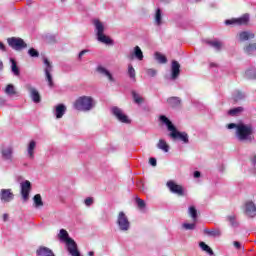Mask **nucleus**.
<instances>
[{
  "label": "nucleus",
  "mask_w": 256,
  "mask_h": 256,
  "mask_svg": "<svg viewBox=\"0 0 256 256\" xmlns=\"http://www.w3.org/2000/svg\"><path fill=\"white\" fill-rule=\"evenodd\" d=\"M251 163L255 167V165H256V155H254L253 158L251 159Z\"/></svg>",
  "instance_id": "nucleus-52"
},
{
  "label": "nucleus",
  "mask_w": 256,
  "mask_h": 256,
  "mask_svg": "<svg viewBox=\"0 0 256 256\" xmlns=\"http://www.w3.org/2000/svg\"><path fill=\"white\" fill-rule=\"evenodd\" d=\"M0 51H5V44L0 42Z\"/></svg>",
  "instance_id": "nucleus-53"
},
{
  "label": "nucleus",
  "mask_w": 256,
  "mask_h": 256,
  "mask_svg": "<svg viewBox=\"0 0 256 256\" xmlns=\"http://www.w3.org/2000/svg\"><path fill=\"white\" fill-rule=\"evenodd\" d=\"M210 67H217V64H215V63H210Z\"/></svg>",
  "instance_id": "nucleus-57"
},
{
  "label": "nucleus",
  "mask_w": 256,
  "mask_h": 256,
  "mask_svg": "<svg viewBox=\"0 0 256 256\" xmlns=\"http://www.w3.org/2000/svg\"><path fill=\"white\" fill-rule=\"evenodd\" d=\"M84 203L86 207H91V205H93V198L91 197L86 198Z\"/></svg>",
  "instance_id": "nucleus-46"
},
{
  "label": "nucleus",
  "mask_w": 256,
  "mask_h": 256,
  "mask_svg": "<svg viewBox=\"0 0 256 256\" xmlns=\"http://www.w3.org/2000/svg\"><path fill=\"white\" fill-rule=\"evenodd\" d=\"M244 213L247 217H256V205L255 202L248 200L244 204Z\"/></svg>",
  "instance_id": "nucleus-12"
},
{
  "label": "nucleus",
  "mask_w": 256,
  "mask_h": 256,
  "mask_svg": "<svg viewBox=\"0 0 256 256\" xmlns=\"http://www.w3.org/2000/svg\"><path fill=\"white\" fill-rule=\"evenodd\" d=\"M188 211L193 221H197V208H195V206H190Z\"/></svg>",
  "instance_id": "nucleus-35"
},
{
  "label": "nucleus",
  "mask_w": 256,
  "mask_h": 256,
  "mask_svg": "<svg viewBox=\"0 0 256 256\" xmlns=\"http://www.w3.org/2000/svg\"><path fill=\"white\" fill-rule=\"evenodd\" d=\"M89 50H82L79 54H78V59H81V57H83V55H85V53H88Z\"/></svg>",
  "instance_id": "nucleus-49"
},
{
  "label": "nucleus",
  "mask_w": 256,
  "mask_h": 256,
  "mask_svg": "<svg viewBox=\"0 0 256 256\" xmlns=\"http://www.w3.org/2000/svg\"><path fill=\"white\" fill-rule=\"evenodd\" d=\"M148 77H155L157 75V70L150 68L146 70Z\"/></svg>",
  "instance_id": "nucleus-43"
},
{
  "label": "nucleus",
  "mask_w": 256,
  "mask_h": 256,
  "mask_svg": "<svg viewBox=\"0 0 256 256\" xmlns=\"http://www.w3.org/2000/svg\"><path fill=\"white\" fill-rule=\"evenodd\" d=\"M184 229H186L187 231H193V229H195V223H184L183 224Z\"/></svg>",
  "instance_id": "nucleus-44"
},
{
  "label": "nucleus",
  "mask_w": 256,
  "mask_h": 256,
  "mask_svg": "<svg viewBox=\"0 0 256 256\" xmlns=\"http://www.w3.org/2000/svg\"><path fill=\"white\" fill-rule=\"evenodd\" d=\"M65 113H67V106H65V104L56 105L55 107L56 119H61L63 115H65Z\"/></svg>",
  "instance_id": "nucleus-17"
},
{
  "label": "nucleus",
  "mask_w": 256,
  "mask_h": 256,
  "mask_svg": "<svg viewBox=\"0 0 256 256\" xmlns=\"http://www.w3.org/2000/svg\"><path fill=\"white\" fill-rule=\"evenodd\" d=\"M2 158L5 161H13V148L8 147L2 150Z\"/></svg>",
  "instance_id": "nucleus-19"
},
{
  "label": "nucleus",
  "mask_w": 256,
  "mask_h": 256,
  "mask_svg": "<svg viewBox=\"0 0 256 256\" xmlns=\"http://www.w3.org/2000/svg\"><path fill=\"white\" fill-rule=\"evenodd\" d=\"M8 45L15 51H21V49H27V43L22 38H8Z\"/></svg>",
  "instance_id": "nucleus-7"
},
{
  "label": "nucleus",
  "mask_w": 256,
  "mask_h": 256,
  "mask_svg": "<svg viewBox=\"0 0 256 256\" xmlns=\"http://www.w3.org/2000/svg\"><path fill=\"white\" fill-rule=\"evenodd\" d=\"M204 233L209 235L210 237H221V230L220 229H204Z\"/></svg>",
  "instance_id": "nucleus-24"
},
{
  "label": "nucleus",
  "mask_w": 256,
  "mask_h": 256,
  "mask_svg": "<svg viewBox=\"0 0 256 256\" xmlns=\"http://www.w3.org/2000/svg\"><path fill=\"white\" fill-rule=\"evenodd\" d=\"M28 54L30 57H39V51L35 50V48H30Z\"/></svg>",
  "instance_id": "nucleus-42"
},
{
  "label": "nucleus",
  "mask_w": 256,
  "mask_h": 256,
  "mask_svg": "<svg viewBox=\"0 0 256 256\" xmlns=\"http://www.w3.org/2000/svg\"><path fill=\"white\" fill-rule=\"evenodd\" d=\"M112 113H113L114 117H116V119H118L120 121V123H126V124L131 123V120L129 119V117L127 115H125L123 113V110H121L120 108L113 107Z\"/></svg>",
  "instance_id": "nucleus-11"
},
{
  "label": "nucleus",
  "mask_w": 256,
  "mask_h": 256,
  "mask_svg": "<svg viewBox=\"0 0 256 256\" xmlns=\"http://www.w3.org/2000/svg\"><path fill=\"white\" fill-rule=\"evenodd\" d=\"M149 163H150V165H152V167H157V159L150 158Z\"/></svg>",
  "instance_id": "nucleus-47"
},
{
  "label": "nucleus",
  "mask_w": 256,
  "mask_h": 256,
  "mask_svg": "<svg viewBox=\"0 0 256 256\" xmlns=\"http://www.w3.org/2000/svg\"><path fill=\"white\" fill-rule=\"evenodd\" d=\"M207 45H210V47H213L216 49V51H221V47H223V43L219 41H207Z\"/></svg>",
  "instance_id": "nucleus-32"
},
{
  "label": "nucleus",
  "mask_w": 256,
  "mask_h": 256,
  "mask_svg": "<svg viewBox=\"0 0 256 256\" xmlns=\"http://www.w3.org/2000/svg\"><path fill=\"white\" fill-rule=\"evenodd\" d=\"M245 96L243 95V92L237 91L236 94L234 95L233 99L237 103V101H241Z\"/></svg>",
  "instance_id": "nucleus-41"
},
{
  "label": "nucleus",
  "mask_w": 256,
  "mask_h": 256,
  "mask_svg": "<svg viewBox=\"0 0 256 256\" xmlns=\"http://www.w3.org/2000/svg\"><path fill=\"white\" fill-rule=\"evenodd\" d=\"M13 192H11V189H2L0 193V199L1 201H4L5 203H9V201H13Z\"/></svg>",
  "instance_id": "nucleus-16"
},
{
  "label": "nucleus",
  "mask_w": 256,
  "mask_h": 256,
  "mask_svg": "<svg viewBox=\"0 0 256 256\" xmlns=\"http://www.w3.org/2000/svg\"><path fill=\"white\" fill-rule=\"evenodd\" d=\"M8 218H9V215H7V214H4V215H3L4 221H7Z\"/></svg>",
  "instance_id": "nucleus-54"
},
{
  "label": "nucleus",
  "mask_w": 256,
  "mask_h": 256,
  "mask_svg": "<svg viewBox=\"0 0 256 256\" xmlns=\"http://www.w3.org/2000/svg\"><path fill=\"white\" fill-rule=\"evenodd\" d=\"M246 75L248 79H256V73L253 70H247Z\"/></svg>",
  "instance_id": "nucleus-45"
},
{
  "label": "nucleus",
  "mask_w": 256,
  "mask_h": 256,
  "mask_svg": "<svg viewBox=\"0 0 256 256\" xmlns=\"http://www.w3.org/2000/svg\"><path fill=\"white\" fill-rule=\"evenodd\" d=\"M238 126H239V124L230 123V124H228V129H236V131H237Z\"/></svg>",
  "instance_id": "nucleus-48"
},
{
  "label": "nucleus",
  "mask_w": 256,
  "mask_h": 256,
  "mask_svg": "<svg viewBox=\"0 0 256 256\" xmlns=\"http://www.w3.org/2000/svg\"><path fill=\"white\" fill-rule=\"evenodd\" d=\"M166 186L168 187L170 193H173L174 195H177L178 197H185L187 194L185 193V188H183V185L176 184L175 181L170 180L166 183Z\"/></svg>",
  "instance_id": "nucleus-6"
},
{
  "label": "nucleus",
  "mask_w": 256,
  "mask_h": 256,
  "mask_svg": "<svg viewBox=\"0 0 256 256\" xmlns=\"http://www.w3.org/2000/svg\"><path fill=\"white\" fill-rule=\"evenodd\" d=\"M239 113H243V107L233 108L228 111V114L232 117H235V115H239Z\"/></svg>",
  "instance_id": "nucleus-37"
},
{
  "label": "nucleus",
  "mask_w": 256,
  "mask_h": 256,
  "mask_svg": "<svg viewBox=\"0 0 256 256\" xmlns=\"http://www.w3.org/2000/svg\"><path fill=\"white\" fill-rule=\"evenodd\" d=\"M94 105L95 103L93 102V98L91 96L79 97L74 102V108L77 109V111H91Z\"/></svg>",
  "instance_id": "nucleus-5"
},
{
  "label": "nucleus",
  "mask_w": 256,
  "mask_h": 256,
  "mask_svg": "<svg viewBox=\"0 0 256 256\" xmlns=\"http://www.w3.org/2000/svg\"><path fill=\"white\" fill-rule=\"evenodd\" d=\"M249 14H244L240 18H232L225 21V25H248Z\"/></svg>",
  "instance_id": "nucleus-10"
},
{
  "label": "nucleus",
  "mask_w": 256,
  "mask_h": 256,
  "mask_svg": "<svg viewBox=\"0 0 256 256\" xmlns=\"http://www.w3.org/2000/svg\"><path fill=\"white\" fill-rule=\"evenodd\" d=\"M244 52L247 53V55H253V53L256 52V43L246 45L244 47Z\"/></svg>",
  "instance_id": "nucleus-28"
},
{
  "label": "nucleus",
  "mask_w": 256,
  "mask_h": 256,
  "mask_svg": "<svg viewBox=\"0 0 256 256\" xmlns=\"http://www.w3.org/2000/svg\"><path fill=\"white\" fill-rule=\"evenodd\" d=\"M0 71H3V62L0 60Z\"/></svg>",
  "instance_id": "nucleus-55"
},
{
  "label": "nucleus",
  "mask_w": 256,
  "mask_h": 256,
  "mask_svg": "<svg viewBox=\"0 0 256 256\" xmlns=\"http://www.w3.org/2000/svg\"><path fill=\"white\" fill-rule=\"evenodd\" d=\"M134 55L138 61H143V51L139 46L134 47Z\"/></svg>",
  "instance_id": "nucleus-34"
},
{
  "label": "nucleus",
  "mask_w": 256,
  "mask_h": 256,
  "mask_svg": "<svg viewBox=\"0 0 256 256\" xmlns=\"http://www.w3.org/2000/svg\"><path fill=\"white\" fill-rule=\"evenodd\" d=\"M5 93L6 95L13 97V95H17V89H15L13 84H8L5 88Z\"/></svg>",
  "instance_id": "nucleus-27"
},
{
  "label": "nucleus",
  "mask_w": 256,
  "mask_h": 256,
  "mask_svg": "<svg viewBox=\"0 0 256 256\" xmlns=\"http://www.w3.org/2000/svg\"><path fill=\"white\" fill-rule=\"evenodd\" d=\"M236 137L239 141H248V143H251L255 139V136H253V126L238 124Z\"/></svg>",
  "instance_id": "nucleus-3"
},
{
  "label": "nucleus",
  "mask_w": 256,
  "mask_h": 256,
  "mask_svg": "<svg viewBox=\"0 0 256 256\" xmlns=\"http://www.w3.org/2000/svg\"><path fill=\"white\" fill-rule=\"evenodd\" d=\"M59 238L65 241L67 246V251L71 256H81V252L77 248V242L73 238H69V233L65 229H61L59 233Z\"/></svg>",
  "instance_id": "nucleus-2"
},
{
  "label": "nucleus",
  "mask_w": 256,
  "mask_h": 256,
  "mask_svg": "<svg viewBox=\"0 0 256 256\" xmlns=\"http://www.w3.org/2000/svg\"><path fill=\"white\" fill-rule=\"evenodd\" d=\"M128 75L130 79H133V81H137L135 68H133V65L131 64L128 66Z\"/></svg>",
  "instance_id": "nucleus-36"
},
{
  "label": "nucleus",
  "mask_w": 256,
  "mask_h": 256,
  "mask_svg": "<svg viewBox=\"0 0 256 256\" xmlns=\"http://www.w3.org/2000/svg\"><path fill=\"white\" fill-rule=\"evenodd\" d=\"M25 89L29 91L30 97L34 103H41V94H39V91L36 90L35 87H32L31 84H26Z\"/></svg>",
  "instance_id": "nucleus-13"
},
{
  "label": "nucleus",
  "mask_w": 256,
  "mask_h": 256,
  "mask_svg": "<svg viewBox=\"0 0 256 256\" xmlns=\"http://www.w3.org/2000/svg\"><path fill=\"white\" fill-rule=\"evenodd\" d=\"M33 201L34 207H36V209H38V207H43V198H41V194H36L33 197Z\"/></svg>",
  "instance_id": "nucleus-29"
},
{
  "label": "nucleus",
  "mask_w": 256,
  "mask_h": 256,
  "mask_svg": "<svg viewBox=\"0 0 256 256\" xmlns=\"http://www.w3.org/2000/svg\"><path fill=\"white\" fill-rule=\"evenodd\" d=\"M43 61L46 80L48 81L49 87H53V76L51 75V71H53V64H51V62L47 58H44Z\"/></svg>",
  "instance_id": "nucleus-9"
},
{
  "label": "nucleus",
  "mask_w": 256,
  "mask_h": 256,
  "mask_svg": "<svg viewBox=\"0 0 256 256\" xmlns=\"http://www.w3.org/2000/svg\"><path fill=\"white\" fill-rule=\"evenodd\" d=\"M155 22H156V25H161V9L159 8L156 10Z\"/></svg>",
  "instance_id": "nucleus-38"
},
{
  "label": "nucleus",
  "mask_w": 256,
  "mask_h": 256,
  "mask_svg": "<svg viewBox=\"0 0 256 256\" xmlns=\"http://www.w3.org/2000/svg\"><path fill=\"white\" fill-rule=\"evenodd\" d=\"M171 77L172 79H177L181 75V64L177 60H173L171 64Z\"/></svg>",
  "instance_id": "nucleus-15"
},
{
  "label": "nucleus",
  "mask_w": 256,
  "mask_h": 256,
  "mask_svg": "<svg viewBox=\"0 0 256 256\" xmlns=\"http://www.w3.org/2000/svg\"><path fill=\"white\" fill-rule=\"evenodd\" d=\"M199 247L202 249V251L208 253V255H214L213 249H211V247H209V245H207L205 242H200Z\"/></svg>",
  "instance_id": "nucleus-31"
},
{
  "label": "nucleus",
  "mask_w": 256,
  "mask_h": 256,
  "mask_svg": "<svg viewBox=\"0 0 256 256\" xmlns=\"http://www.w3.org/2000/svg\"><path fill=\"white\" fill-rule=\"evenodd\" d=\"M155 59L161 65H165V63H167V57L165 55L161 54L160 52L155 53Z\"/></svg>",
  "instance_id": "nucleus-30"
},
{
  "label": "nucleus",
  "mask_w": 256,
  "mask_h": 256,
  "mask_svg": "<svg viewBox=\"0 0 256 256\" xmlns=\"http://www.w3.org/2000/svg\"><path fill=\"white\" fill-rule=\"evenodd\" d=\"M135 201L140 209H145V207H146L145 200H143L139 197H136Z\"/></svg>",
  "instance_id": "nucleus-39"
},
{
  "label": "nucleus",
  "mask_w": 256,
  "mask_h": 256,
  "mask_svg": "<svg viewBox=\"0 0 256 256\" xmlns=\"http://www.w3.org/2000/svg\"><path fill=\"white\" fill-rule=\"evenodd\" d=\"M194 177H195V179H199V177H201V172L195 171L194 172Z\"/></svg>",
  "instance_id": "nucleus-51"
},
{
  "label": "nucleus",
  "mask_w": 256,
  "mask_h": 256,
  "mask_svg": "<svg viewBox=\"0 0 256 256\" xmlns=\"http://www.w3.org/2000/svg\"><path fill=\"white\" fill-rule=\"evenodd\" d=\"M89 256H95V252L91 251L88 253Z\"/></svg>",
  "instance_id": "nucleus-56"
},
{
  "label": "nucleus",
  "mask_w": 256,
  "mask_h": 256,
  "mask_svg": "<svg viewBox=\"0 0 256 256\" xmlns=\"http://www.w3.org/2000/svg\"><path fill=\"white\" fill-rule=\"evenodd\" d=\"M158 149L164 151V153H169V144L163 139H160L157 144Z\"/></svg>",
  "instance_id": "nucleus-26"
},
{
  "label": "nucleus",
  "mask_w": 256,
  "mask_h": 256,
  "mask_svg": "<svg viewBox=\"0 0 256 256\" xmlns=\"http://www.w3.org/2000/svg\"><path fill=\"white\" fill-rule=\"evenodd\" d=\"M117 224L120 231H129L131 224L129 222V218H127V215H125V212H119Z\"/></svg>",
  "instance_id": "nucleus-8"
},
{
  "label": "nucleus",
  "mask_w": 256,
  "mask_h": 256,
  "mask_svg": "<svg viewBox=\"0 0 256 256\" xmlns=\"http://www.w3.org/2000/svg\"><path fill=\"white\" fill-rule=\"evenodd\" d=\"M234 247H236V249H241V243L238 241H234L233 243Z\"/></svg>",
  "instance_id": "nucleus-50"
},
{
  "label": "nucleus",
  "mask_w": 256,
  "mask_h": 256,
  "mask_svg": "<svg viewBox=\"0 0 256 256\" xmlns=\"http://www.w3.org/2000/svg\"><path fill=\"white\" fill-rule=\"evenodd\" d=\"M11 69H12V73L16 76L19 77L21 75V72L19 71V67L17 66V62L15 61V59L11 58Z\"/></svg>",
  "instance_id": "nucleus-25"
},
{
  "label": "nucleus",
  "mask_w": 256,
  "mask_h": 256,
  "mask_svg": "<svg viewBox=\"0 0 256 256\" xmlns=\"http://www.w3.org/2000/svg\"><path fill=\"white\" fill-rule=\"evenodd\" d=\"M167 103L169 105V107H172L173 109H175V107H179L181 105V98L179 97H169L167 99Z\"/></svg>",
  "instance_id": "nucleus-20"
},
{
  "label": "nucleus",
  "mask_w": 256,
  "mask_h": 256,
  "mask_svg": "<svg viewBox=\"0 0 256 256\" xmlns=\"http://www.w3.org/2000/svg\"><path fill=\"white\" fill-rule=\"evenodd\" d=\"M196 2H199V1H201V0H195Z\"/></svg>",
  "instance_id": "nucleus-58"
},
{
  "label": "nucleus",
  "mask_w": 256,
  "mask_h": 256,
  "mask_svg": "<svg viewBox=\"0 0 256 256\" xmlns=\"http://www.w3.org/2000/svg\"><path fill=\"white\" fill-rule=\"evenodd\" d=\"M37 256H55V253H53V250L41 246L37 251H36Z\"/></svg>",
  "instance_id": "nucleus-18"
},
{
  "label": "nucleus",
  "mask_w": 256,
  "mask_h": 256,
  "mask_svg": "<svg viewBox=\"0 0 256 256\" xmlns=\"http://www.w3.org/2000/svg\"><path fill=\"white\" fill-rule=\"evenodd\" d=\"M235 219H236L235 215L227 216V221H229L232 227H237V221H235Z\"/></svg>",
  "instance_id": "nucleus-40"
},
{
  "label": "nucleus",
  "mask_w": 256,
  "mask_h": 256,
  "mask_svg": "<svg viewBox=\"0 0 256 256\" xmlns=\"http://www.w3.org/2000/svg\"><path fill=\"white\" fill-rule=\"evenodd\" d=\"M159 120L161 121V123L166 125L168 131H170L169 136L171 137V139L182 141V143L185 144L189 143V134H187V132L178 131L177 127L173 125V122H171V120H169L167 116L161 115L159 117Z\"/></svg>",
  "instance_id": "nucleus-1"
},
{
  "label": "nucleus",
  "mask_w": 256,
  "mask_h": 256,
  "mask_svg": "<svg viewBox=\"0 0 256 256\" xmlns=\"http://www.w3.org/2000/svg\"><path fill=\"white\" fill-rule=\"evenodd\" d=\"M240 41H249V39H255V34L253 32L243 31L239 33Z\"/></svg>",
  "instance_id": "nucleus-21"
},
{
  "label": "nucleus",
  "mask_w": 256,
  "mask_h": 256,
  "mask_svg": "<svg viewBox=\"0 0 256 256\" xmlns=\"http://www.w3.org/2000/svg\"><path fill=\"white\" fill-rule=\"evenodd\" d=\"M30 192H31V182L29 180H26L21 184V195L24 201H27V199H29Z\"/></svg>",
  "instance_id": "nucleus-14"
},
{
  "label": "nucleus",
  "mask_w": 256,
  "mask_h": 256,
  "mask_svg": "<svg viewBox=\"0 0 256 256\" xmlns=\"http://www.w3.org/2000/svg\"><path fill=\"white\" fill-rule=\"evenodd\" d=\"M132 97L134 99V103H137V105H141L145 101L143 97H141L137 92L132 91Z\"/></svg>",
  "instance_id": "nucleus-33"
},
{
  "label": "nucleus",
  "mask_w": 256,
  "mask_h": 256,
  "mask_svg": "<svg viewBox=\"0 0 256 256\" xmlns=\"http://www.w3.org/2000/svg\"><path fill=\"white\" fill-rule=\"evenodd\" d=\"M37 146V143L34 140H31L27 151H28V155L30 157V159H35V147Z\"/></svg>",
  "instance_id": "nucleus-23"
},
{
  "label": "nucleus",
  "mask_w": 256,
  "mask_h": 256,
  "mask_svg": "<svg viewBox=\"0 0 256 256\" xmlns=\"http://www.w3.org/2000/svg\"><path fill=\"white\" fill-rule=\"evenodd\" d=\"M93 25L95 26V31L97 35V39L100 43H104L105 45H113V41L107 35H104L105 26L103 22L99 19H95L93 21Z\"/></svg>",
  "instance_id": "nucleus-4"
},
{
  "label": "nucleus",
  "mask_w": 256,
  "mask_h": 256,
  "mask_svg": "<svg viewBox=\"0 0 256 256\" xmlns=\"http://www.w3.org/2000/svg\"><path fill=\"white\" fill-rule=\"evenodd\" d=\"M98 73H101V75H105L109 81H115V79L113 78V75H111V72H109L107 69H105V67L103 66H98L97 69Z\"/></svg>",
  "instance_id": "nucleus-22"
}]
</instances>
